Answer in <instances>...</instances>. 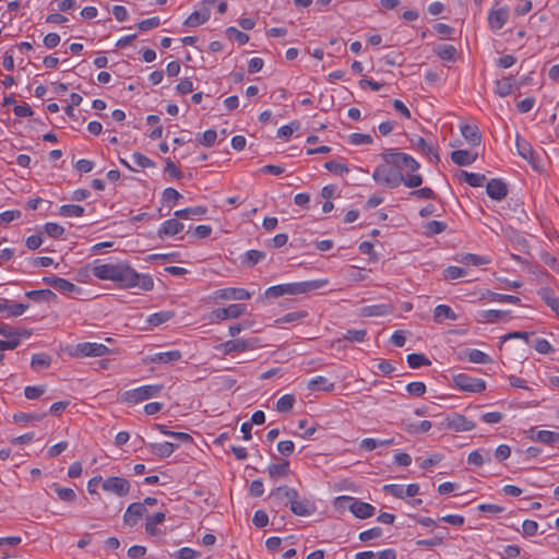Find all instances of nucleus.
Here are the masks:
<instances>
[{
  "instance_id": "obj_58",
  "label": "nucleus",
  "mask_w": 559,
  "mask_h": 559,
  "mask_svg": "<svg viewBox=\"0 0 559 559\" xmlns=\"http://www.w3.org/2000/svg\"><path fill=\"white\" fill-rule=\"evenodd\" d=\"M366 330H347L344 340L349 342H362L366 337Z\"/></svg>"
},
{
  "instance_id": "obj_31",
  "label": "nucleus",
  "mask_w": 559,
  "mask_h": 559,
  "mask_svg": "<svg viewBox=\"0 0 559 559\" xmlns=\"http://www.w3.org/2000/svg\"><path fill=\"white\" fill-rule=\"evenodd\" d=\"M166 514L164 512H156L153 515L146 518L145 532L148 535L155 536L159 534L157 525L165 521Z\"/></svg>"
},
{
  "instance_id": "obj_44",
  "label": "nucleus",
  "mask_w": 559,
  "mask_h": 559,
  "mask_svg": "<svg viewBox=\"0 0 559 559\" xmlns=\"http://www.w3.org/2000/svg\"><path fill=\"white\" fill-rule=\"evenodd\" d=\"M47 413H17L13 416L14 420L16 423H33V421H40Z\"/></svg>"
},
{
  "instance_id": "obj_48",
  "label": "nucleus",
  "mask_w": 559,
  "mask_h": 559,
  "mask_svg": "<svg viewBox=\"0 0 559 559\" xmlns=\"http://www.w3.org/2000/svg\"><path fill=\"white\" fill-rule=\"evenodd\" d=\"M324 168L335 175L343 176L349 173V168L336 160H329L324 164Z\"/></svg>"
},
{
  "instance_id": "obj_6",
  "label": "nucleus",
  "mask_w": 559,
  "mask_h": 559,
  "mask_svg": "<svg viewBox=\"0 0 559 559\" xmlns=\"http://www.w3.org/2000/svg\"><path fill=\"white\" fill-rule=\"evenodd\" d=\"M328 283L329 281L326 278H320L313 281L282 284V296L306 294L308 292L320 289L328 285Z\"/></svg>"
},
{
  "instance_id": "obj_27",
  "label": "nucleus",
  "mask_w": 559,
  "mask_h": 559,
  "mask_svg": "<svg viewBox=\"0 0 559 559\" xmlns=\"http://www.w3.org/2000/svg\"><path fill=\"white\" fill-rule=\"evenodd\" d=\"M178 447L177 443L173 442H163V443H152L150 444L151 451L153 454L160 459L169 457Z\"/></svg>"
},
{
  "instance_id": "obj_34",
  "label": "nucleus",
  "mask_w": 559,
  "mask_h": 559,
  "mask_svg": "<svg viewBox=\"0 0 559 559\" xmlns=\"http://www.w3.org/2000/svg\"><path fill=\"white\" fill-rule=\"evenodd\" d=\"M156 428L160 433L174 438L179 443H191L193 440L189 433L171 431L165 425L157 424Z\"/></svg>"
},
{
  "instance_id": "obj_10",
  "label": "nucleus",
  "mask_w": 559,
  "mask_h": 559,
  "mask_svg": "<svg viewBox=\"0 0 559 559\" xmlns=\"http://www.w3.org/2000/svg\"><path fill=\"white\" fill-rule=\"evenodd\" d=\"M102 487L105 491L112 492L118 497H124L130 491V483L128 479L122 477H108L102 483Z\"/></svg>"
},
{
  "instance_id": "obj_45",
  "label": "nucleus",
  "mask_w": 559,
  "mask_h": 559,
  "mask_svg": "<svg viewBox=\"0 0 559 559\" xmlns=\"http://www.w3.org/2000/svg\"><path fill=\"white\" fill-rule=\"evenodd\" d=\"M224 348V354L234 352H242L247 348V344L241 340H230L221 345Z\"/></svg>"
},
{
  "instance_id": "obj_51",
  "label": "nucleus",
  "mask_w": 559,
  "mask_h": 559,
  "mask_svg": "<svg viewBox=\"0 0 559 559\" xmlns=\"http://www.w3.org/2000/svg\"><path fill=\"white\" fill-rule=\"evenodd\" d=\"M468 360L474 364H488L491 361L490 357L479 349L469 350Z\"/></svg>"
},
{
  "instance_id": "obj_57",
  "label": "nucleus",
  "mask_w": 559,
  "mask_h": 559,
  "mask_svg": "<svg viewBox=\"0 0 559 559\" xmlns=\"http://www.w3.org/2000/svg\"><path fill=\"white\" fill-rule=\"evenodd\" d=\"M406 391L414 396H421L426 392V385L424 382H411L406 385Z\"/></svg>"
},
{
  "instance_id": "obj_62",
  "label": "nucleus",
  "mask_w": 559,
  "mask_h": 559,
  "mask_svg": "<svg viewBox=\"0 0 559 559\" xmlns=\"http://www.w3.org/2000/svg\"><path fill=\"white\" fill-rule=\"evenodd\" d=\"M382 535V530L380 527H372L370 530L364 531L359 534V539L361 542H368L371 539L379 538Z\"/></svg>"
},
{
  "instance_id": "obj_16",
  "label": "nucleus",
  "mask_w": 559,
  "mask_h": 559,
  "mask_svg": "<svg viewBox=\"0 0 559 559\" xmlns=\"http://www.w3.org/2000/svg\"><path fill=\"white\" fill-rule=\"evenodd\" d=\"M215 297L226 300H247L251 294L245 288L228 287L216 290Z\"/></svg>"
},
{
  "instance_id": "obj_19",
  "label": "nucleus",
  "mask_w": 559,
  "mask_h": 559,
  "mask_svg": "<svg viewBox=\"0 0 559 559\" xmlns=\"http://www.w3.org/2000/svg\"><path fill=\"white\" fill-rule=\"evenodd\" d=\"M182 357V354L178 349L168 350V352H160L156 353L154 355L148 356L147 360L152 364H173L178 360H180Z\"/></svg>"
},
{
  "instance_id": "obj_49",
  "label": "nucleus",
  "mask_w": 559,
  "mask_h": 559,
  "mask_svg": "<svg viewBox=\"0 0 559 559\" xmlns=\"http://www.w3.org/2000/svg\"><path fill=\"white\" fill-rule=\"evenodd\" d=\"M490 455L487 452V456L485 457L479 450L472 451L467 456V463L476 466H481L485 462H490Z\"/></svg>"
},
{
  "instance_id": "obj_23",
  "label": "nucleus",
  "mask_w": 559,
  "mask_h": 559,
  "mask_svg": "<svg viewBox=\"0 0 559 559\" xmlns=\"http://www.w3.org/2000/svg\"><path fill=\"white\" fill-rule=\"evenodd\" d=\"M307 388L311 391L332 392L335 383L331 382L328 378L318 376L308 381Z\"/></svg>"
},
{
  "instance_id": "obj_59",
  "label": "nucleus",
  "mask_w": 559,
  "mask_h": 559,
  "mask_svg": "<svg viewBox=\"0 0 559 559\" xmlns=\"http://www.w3.org/2000/svg\"><path fill=\"white\" fill-rule=\"evenodd\" d=\"M306 311H294L282 316V324L283 323H294L298 322L307 317Z\"/></svg>"
},
{
  "instance_id": "obj_17",
  "label": "nucleus",
  "mask_w": 559,
  "mask_h": 559,
  "mask_svg": "<svg viewBox=\"0 0 559 559\" xmlns=\"http://www.w3.org/2000/svg\"><path fill=\"white\" fill-rule=\"evenodd\" d=\"M486 192L490 199L501 201L507 197L508 188L501 179H491L487 182Z\"/></svg>"
},
{
  "instance_id": "obj_56",
  "label": "nucleus",
  "mask_w": 559,
  "mask_h": 559,
  "mask_svg": "<svg viewBox=\"0 0 559 559\" xmlns=\"http://www.w3.org/2000/svg\"><path fill=\"white\" fill-rule=\"evenodd\" d=\"M132 159L141 168L153 167L155 165L151 158L140 152L133 153Z\"/></svg>"
},
{
  "instance_id": "obj_18",
  "label": "nucleus",
  "mask_w": 559,
  "mask_h": 559,
  "mask_svg": "<svg viewBox=\"0 0 559 559\" xmlns=\"http://www.w3.org/2000/svg\"><path fill=\"white\" fill-rule=\"evenodd\" d=\"M454 260L461 264L467 266H480L486 265L491 262L490 258L487 255H480L475 253H462L457 254Z\"/></svg>"
},
{
  "instance_id": "obj_7",
  "label": "nucleus",
  "mask_w": 559,
  "mask_h": 559,
  "mask_svg": "<svg viewBox=\"0 0 559 559\" xmlns=\"http://www.w3.org/2000/svg\"><path fill=\"white\" fill-rule=\"evenodd\" d=\"M453 383L461 391L465 392H481L486 389V383L483 379L474 378L465 373L453 376Z\"/></svg>"
},
{
  "instance_id": "obj_38",
  "label": "nucleus",
  "mask_w": 559,
  "mask_h": 559,
  "mask_svg": "<svg viewBox=\"0 0 559 559\" xmlns=\"http://www.w3.org/2000/svg\"><path fill=\"white\" fill-rule=\"evenodd\" d=\"M516 148L519 155L528 160L534 166V152L531 145L527 142L521 140L519 135L516 138Z\"/></svg>"
},
{
  "instance_id": "obj_54",
  "label": "nucleus",
  "mask_w": 559,
  "mask_h": 559,
  "mask_svg": "<svg viewBox=\"0 0 559 559\" xmlns=\"http://www.w3.org/2000/svg\"><path fill=\"white\" fill-rule=\"evenodd\" d=\"M45 231L52 238H59L64 234V228L57 223H46Z\"/></svg>"
},
{
  "instance_id": "obj_46",
  "label": "nucleus",
  "mask_w": 559,
  "mask_h": 559,
  "mask_svg": "<svg viewBox=\"0 0 559 559\" xmlns=\"http://www.w3.org/2000/svg\"><path fill=\"white\" fill-rule=\"evenodd\" d=\"M51 364L50 356L46 354H35L32 357L31 366L33 369L47 368Z\"/></svg>"
},
{
  "instance_id": "obj_63",
  "label": "nucleus",
  "mask_w": 559,
  "mask_h": 559,
  "mask_svg": "<svg viewBox=\"0 0 559 559\" xmlns=\"http://www.w3.org/2000/svg\"><path fill=\"white\" fill-rule=\"evenodd\" d=\"M384 491L400 499L405 498V491L403 485L391 484L383 487Z\"/></svg>"
},
{
  "instance_id": "obj_13",
  "label": "nucleus",
  "mask_w": 559,
  "mask_h": 559,
  "mask_svg": "<svg viewBox=\"0 0 559 559\" xmlns=\"http://www.w3.org/2000/svg\"><path fill=\"white\" fill-rule=\"evenodd\" d=\"M447 426L454 431H469L475 428V424L461 414L447 417Z\"/></svg>"
},
{
  "instance_id": "obj_29",
  "label": "nucleus",
  "mask_w": 559,
  "mask_h": 559,
  "mask_svg": "<svg viewBox=\"0 0 559 559\" xmlns=\"http://www.w3.org/2000/svg\"><path fill=\"white\" fill-rule=\"evenodd\" d=\"M25 296L33 301H46L48 304L57 300V295L50 289L28 290Z\"/></svg>"
},
{
  "instance_id": "obj_5",
  "label": "nucleus",
  "mask_w": 559,
  "mask_h": 559,
  "mask_svg": "<svg viewBox=\"0 0 559 559\" xmlns=\"http://www.w3.org/2000/svg\"><path fill=\"white\" fill-rule=\"evenodd\" d=\"M163 390L162 384H147L136 389L128 390L122 394V402L128 404H138L148 399L157 396Z\"/></svg>"
},
{
  "instance_id": "obj_39",
  "label": "nucleus",
  "mask_w": 559,
  "mask_h": 559,
  "mask_svg": "<svg viewBox=\"0 0 559 559\" xmlns=\"http://www.w3.org/2000/svg\"><path fill=\"white\" fill-rule=\"evenodd\" d=\"M84 212V207L76 204H64L59 209V214L63 217H80Z\"/></svg>"
},
{
  "instance_id": "obj_35",
  "label": "nucleus",
  "mask_w": 559,
  "mask_h": 559,
  "mask_svg": "<svg viewBox=\"0 0 559 559\" xmlns=\"http://www.w3.org/2000/svg\"><path fill=\"white\" fill-rule=\"evenodd\" d=\"M31 332L23 330V332L16 333L15 336H8L5 341L0 340V349L10 350L19 346L22 337H28Z\"/></svg>"
},
{
  "instance_id": "obj_1",
  "label": "nucleus",
  "mask_w": 559,
  "mask_h": 559,
  "mask_svg": "<svg viewBox=\"0 0 559 559\" xmlns=\"http://www.w3.org/2000/svg\"><path fill=\"white\" fill-rule=\"evenodd\" d=\"M383 164L377 166L372 179L389 188H397L404 183L407 188H417L423 183V177L414 174L420 167L411 155L401 152H384Z\"/></svg>"
},
{
  "instance_id": "obj_4",
  "label": "nucleus",
  "mask_w": 559,
  "mask_h": 559,
  "mask_svg": "<svg viewBox=\"0 0 559 559\" xmlns=\"http://www.w3.org/2000/svg\"><path fill=\"white\" fill-rule=\"evenodd\" d=\"M335 506L338 508H348L358 519H368L374 513L373 506L348 496L337 497L335 499Z\"/></svg>"
},
{
  "instance_id": "obj_28",
  "label": "nucleus",
  "mask_w": 559,
  "mask_h": 559,
  "mask_svg": "<svg viewBox=\"0 0 559 559\" xmlns=\"http://www.w3.org/2000/svg\"><path fill=\"white\" fill-rule=\"evenodd\" d=\"M28 308L25 304H10L9 300L2 299L0 301V312H7V317H20Z\"/></svg>"
},
{
  "instance_id": "obj_24",
  "label": "nucleus",
  "mask_w": 559,
  "mask_h": 559,
  "mask_svg": "<svg viewBox=\"0 0 559 559\" xmlns=\"http://www.w3.org/2000/svg\"><path fill=\"white\" fill-rule=\"evenodd\" d=\"M509 317V312L502 310H480L477 312L478 322L495 323L500 320H506Z\"/></svg>"
},
{
  "instance_id": "obj_41",
  "label": "nucleus",
  "mask_w": 559,
  "mask_h": 559,
  "mask_svg": "<svg viewBox=\"0 0 559 559\" xmlns=\"http://www.w3.org/2000/svg\"><path fill=\"white\" fill-rule=\"evenodd\" d=\"M408 366L412 369H417L423 366H430L431 361L424 354H409L407 356Z\"/></svg>"
},
{
  "instance_id": "obj_12",
  "label": "nucleus",
  "mask_w": 559,
  "mask_h": 559,
  "mask_svg": "<svg viewBox=\"0 0 559 559\" xmlns=\"http://www.w3.org/2000/svg\"><path fill=\"white\" fill-rule=\"evenodd\" d=\"M246 306L240 304H233L225 308H218L213 311V317L219 321L226 319H236L246 312Z\"/></svg>"
},
{
  "instance_id": "obj_25",
  "label": "nucleus",
  "mask_w": 559,
  "mask_h": 559,
  "mask_svg": "<svg viewBox=\"0 0 559 559\" xmlns=\"http://www.w3.org/2000/svg\"><path fill=\"white\" fill-rule=\"evenodd\" d=\"M461 133L463 138L473 146H477L481 142V134L477 126L463 124L461 126Z\"/></svg>"
},
{
  "instance_id": "obj_26",
  "label": "nucleus",
  "mask_w": 559,
  "mask_h": 559,
  "mask_svg": "<svg viewBox=\"0 0 559 559\" xmlns=\"http://www.w3.org/2000/svg\"><path fill=\"white\" fill-rule=\"evenodd\" d=\"M477 158V154H473L466 150H456L451 153V159L459 166H468Z\"/></svg>"
},
{
  "instance_id": "obj_8",
  "label": "nucleus",
  "mask_w": 559,
  "mask_h": 559,
  "mask_svg": "<svg viewBox=\"0 0 559 559\" xmlns=\"http://www.w3.org/2000/svg\"><path fill=\"white\" fill-rule=\"evenodd\" d=\"M109 348L99 343H80L75 346V357H102L109 353Z\"/></svg>"
},
{
  "instance_id": "obj_43",
  "label": "nucleus",
  "mask_w": 559,
  "mask_h": 559,
  "mask_svg": "<svg viewBox=\"0 0 559 559\" xmlns=\"http://www.w3.org/2000/svg\"><path fill=\"white\" fill-rule=\"evenodd\" d=\"M52 488L58 495L59 499L66 502H72L75 500L76 495L73 489L67 487H60L58 484H53Z\"/></svg>"
},
{
  "instance_id": "obj_20",
  "label": "nucleus",
  "mask_w": 559,
  "mask_h": 559,
  "mask_svg": "<svg viewBox=\"0 0 559 559\" xmlns=\"http://www.w3.org/2000/svg\"><path fill=\"white\" fill-rule=\"evenodd\" d=\"M412 145L425 153L430 159L438 163L440 160L437 150L435 148L432 143H428L424 138L421 136H414L411 139Z\"/></svg>"
},
{
  "instance_id": "obj_32",
  "label": "nucleus",
  "mask_w": 559,
  "mask_h": 559,
  "mask_svg": "<svg viewBox=\"0 0 559 559\" xmlns=\"http://www.w3.org/2000/svg\"><path fill=\"white\" fill-rule=\"evenodd\" d=\"M207 213V209L205 206H193L187 207L182 210H178L174 213V216L181 219H189L194 216H203Z\"/></svg>"
},
{
  "instance_id": "obj_14",
  "label": "nucleus",
  "mask_w": 559,
  "mask_h": 559,
  "mask_svg": "<svg viewBox=\"0 0 559 559\" xmlns=\"http://www.w3.org/2000/svg\"><path fill=\"white\" fill-rule=\"evenodd\" d=\"M185 228V225L179 222L177 217L169 218L162 223L158 228L157 236L163 239L165 237H171L181 233Z\"/></svg>"
},
{
  "instance_id": "obj_64",
  "label": "nucleus",
  "mask_w": 559,
  "mask_h": 559,
  "mask_svg": "<svg viewBox=\"0 0 559 559\" xmlns=\"http://www.w3.org/2000/svg\"><path fill=\"white\" fill-rule=\"evenodd\" d=\"M252 522L257 527L262 528L267 525L269 515L266 514L265 511L258 510V511H255V513L253 515Z\"/></svg>"
},
{
  "instance_id": "obj_3",
  "label": "nucleus",
  "mask_w": 559,
  "mask_h": 559,
  "mask_svg": "<svg viewBox=\"0 0 559 559\" xmlns=\"http://www.w3.org/2000/svg\"><path fill=\"white\" fill-rule=\"evenodd\" d=\"M282 496L286 499L285 504L297 516H310L316 511V504L307 498H301L295 488L282 486Z\"/></svg>"
},
{
  "instance_id": "obj_47",
  "label": "nucleus",
  "mask_w": 559,
  "mask_h": 559,
  "mask_svg": "<svg viewBox=\"0 0 559 559\" xmlns=\"http://www.w3.org/2000/svg\"><path fill=\"white\" fill-rule=\"evenodd\" d=\"M217 138V133L213 129H209L205 132H203L200 136H198V142L206 147H211L214 145Z\"/></svg>"
},
{
  "instance_id": "obj_15",
  "label": "nucleus",
  "mask_w": 559,
  "mask_h": 559,
  "mask_svg": "<svg viewBox=\"0 0 559 559\" xmlns=\"http://www.w3.org/2000/svg\"><path fill=\"white\" fill-rule=\"evenodd\" d=\"M146 513V508L141 502L131 503L123 515V521L129 526H134L139 520Z\"/></svg>"
},
{
  "instance_id": "obj_37",
  "label": "nucleus",
  "mask_w": 559,
  "mask_h": 559,
  "mask_svg": "<svg viewBox=\"0 0 559 559\" xmlns=\"http://www.w3.org/2000/svg\"><path fill=\"white\" fill-rule=\"evenodd\" d=\"M512 88H513V79L511 76L502 78L501 80H498L496 82L495 92L499 96L506 97L512 93Z\"/></svg>"
},
{
  "instance_id": "obj_40",
  "label": "nucleus",
  "mask_w": 559,
  "mask_h": 559,
  "mask_svg": "<svg viewBox=\"0 0 559 559\" xmlns=\"http://www.w3.org/2000/svg\"><path fill=\"white\" fill-rule=\"evenodd\" d=\"M175 313L173 311H159L156 313H153L148 317L147 322L152 326H158L167 321H169Z\"/></svg>"
},
{
  "instance_id": "obj_22",
  "label": "nucleus",
  "mask_w": 559,
  "mask_h": 559,
  "mask_svg": "<svg viewBox=\"0 0 559 559\" xmlns=\"http://www.w3.org/2000/svg\"><path fill=\"white\" fill-rule=\"evenodd\" d=\"M531 439L544 444H554L559 442V433L549 430H531Z\"/></svg>"
},
{
  "instance_id": "obj_42",
  "label": "nucleus",
  "mask_w": 559,
  "mask_h": 559,
  "mask_svg": "<svg viewBox=\"0 0 559 559\" xmlns=\"http://www.w3.org/2000/svg\"><path fill=\"white\" fill-rule=\"evenodd\" d=\"M447 534H448V528L442 527V535H436L432 538H428V539H418L416 542V545L420 546V547H430V548L440 546L443 544V538Z\"/></svg>"
},
{
  "instance_id": "obj_61",
  "label": "nucleus",
  "mask_w": 559,
  "mask_h": 559,
  "mask_svg": "<svg viewBox=\"0 0 559 559\" xmlns=\"http://www.w3.org/2000/svg\"><path fill=\"white\" fill-rule=\"evenodd\" d=\"M46 391V388L43 385L39 386H26L24 389L25 397L28 400H35L41 396Z\"/></svg>"
},
{
  "instance_id": "obj_30",
  "label": "nucleus",
  "mask_w": 559,
  "mask_h": 559,
  "mask_svg": "<svg viewBox=\"0 0 559 559\" xmlns=\"http://www.w3.org/2000/svg\"><path fill=\"white\" fill-rule=\"evenodd\" d=\"M456 319V313L447 305H439L433 310V321L437 323H441L444 320L455 321Z\"/></svg>"
},
{
  "instance_id": "obj_2",
  "label": "nucleus",
  "mask_w": 559,
  "mask_h": 559,
  "mask_svg": "<svg viewBox=\"0 0 559 559\" xmlns=\"http://www.w3.org/2000/svg\"><path fill=\"white\" fill-rule=\"evenodd\" d=\"M95 277L118 283L121 288H140L151 290L154 286L153 278L147 274L138 273L124 263L98 264L93 267Z\"/></svg>"
},
{
  "instance_id": "obj_52",
  "label": "nucleus",
  "mask_w": 559,
  "mask_h": 559,
  "mask_svg": "<svg viewBox=\"0 0 559 559\" xmlns=\"http://www.w3.org/2000/svg\"><path fill=\"white\" fill-rule=\"evenodd\" d=\"M372 138L369 134L352 133L349 135V143L353 145H367L372 143Z\"/></svg>"
},
{
  "instance_id": "obj_21",
  "label": "nucleus",
  "mask_w": 559,
  "mask_h": 559,
  "mask_svg": "<svg viewBox=\"0 0 559 559\" xmlns=\"http://www.w3.org/2000/svg\"><path fill=\"white\" fill-rule=\"evenodd\" d=\"M210 19V11L206 8H202L200 4L195 11H193L185 21L187 27L193 28L202 25Z\"/></svg>"
},
{
  "instance_id": "obj_60",
  "label": "nucleus",
  "mask_w": 559,
  "mask_h": 559,
  "mask_svg": "<svg viewBox=\"0 0 559 559\" xmlns=\"http://www.w3.org/2000/svg\"><path fill=\"white\" fill-rule=\"evenodd\" d=\"M533 347L535 348V350L537 353L544 354V355L549 354L550 352H552V346L545 338H536L534 344H533Z\"/></svg>"
},
{
  "instance_id": "obj_50",
  "label": "nucleus",
  "mask_w": 559,
  "mask_h": 559,
  "mask_svg": "<svg viewBox=\"0 0 559 559\" xmlns=\"http://www.w3.org/2000/svg\"><path fill=\"white\" fill-rule=\"evenodd\" d=\"M445 280H456L467 275V270L460 266H448L443 272Z\"/></svg>"
},
{
  "instance_id": "obj_11",
  "label": "nucleus",
  "mask_w": 559,
  "mask_h": 559,
  "mask_svg": "<svg viewBox=\"0 0 559 559\" xmlns=\"http://www.w3.org/2000/svg\"><path fill=\"white\" fill-rule=\"evenodd\" d=\"M509 20L507 7H495L488 13V23L492 31L500 29Z\"/></svg>"
},
{
  "instance_id": "obj_33",
  "label": "nucleus",
  "mask_w": 559,
  "mask_h": 559,
  "mask_svg": "<svg viewBox=\"0 0 559 559\" xmlns=\"http://www.w3.org/2000/svg\"><path fill=\"white\" fill-rule=\"evenodd\" d=\"M435 52L444 61H455L457 51L453 45L441 44L435 47Z\"/></svg>"
},
{
  "instance_id": "obj_9",
  "label": "nucleus",
  "mask_w": 559,
  "mask_h": 559,
  "mask_svg": "<svg viewBox=\"0 0 559 559\" xmlns=\"http://www.w3.org/2000/svg\"><path fill=\"white\" fill-rule=\"evenodd\" d=\"M41 281L46 285L53 287L55 289L62 294L74 295L80 294L82 292V289L79 286L56 275L44 276Z\"/></svg>"
},
{
  "instance_id": "obj_55",
  "label": "nucleus",
  "mask_w": 559,
  "mask_h": 559,
  "mask_svg": "<svg viewBox=\"0 0 559 559\" xmlns=\"http://www.w3.org/2000/svg\"><path fill=\"white\" fill-rule=\"evenodd\" d=\"M491 300L497 302H510L514 305H519L521 302V299L513 295H504L499 293H491Z\"/></svg>"
},
{
  "instance_id": "obj_36",
  "label": "nucleus",
  "mask_w": 559,
  "mask_h": 559,
  "mask_svg": "<svg viewBox=\"0 0 559 559\" xmlns=\"http://www.w3.org/2000/svg\"><path fill=\"white\" fill-rule=\"evenodd\" d=\"M460 179L465 181L471 187H481L485 181L486 177L483 174H475V173H468L465 170H461L460 173Z\"/></svg>"
},
{
  "instance_id": "obj_53",
  "label": "nucleus",
  "mask_w": 559,
  "mask_h": 559,
  "mask_svg": "<svg viewBox=\"0 0 559 559\" xmlns=\"http://www.w3.org/2000/svg\"><path fill=\"white\" fill-rule=\"evenodd\" d=\"M159 23H160L159 17L153 16V17L143 20L140 23H138V29L140 32H148V31H152L155 27H157L159 25Z\"/></svg>"
}]
</instances>
